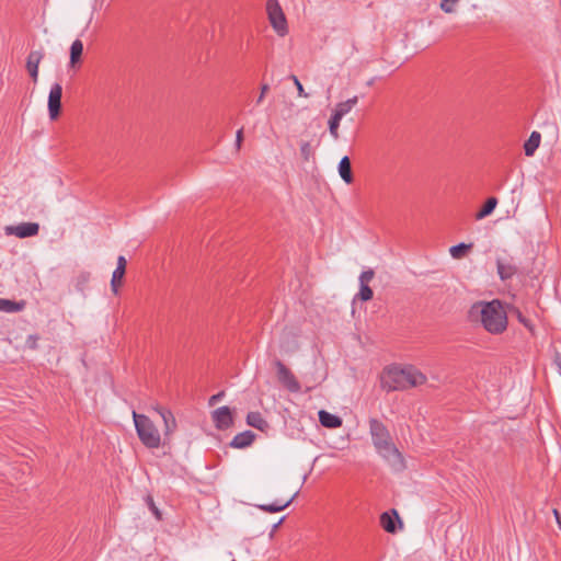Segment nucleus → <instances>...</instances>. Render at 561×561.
Instances as JSON below:
<instances>
[{"label": "nucleus", "mask_w": 561, "mask_h": 561, "mask_svg": "<svg viewBox=\"0 0 561 561\" xmlns=\"http://www.w3.org/2000/svg\"><path fill=\"white\" fill-rule=\"evenodd\" d=\"M152 410L161 416L164 425L163 435L165 439H169L178 427L176 420L172 411L159 404L153 405Z\"/></svg>", "instance_id": "nucleus-9"}, {"label": "nucleus", "mask_w": 561, "mask_h": 561, "mask_svg": "<svg viewBox=\"0 0 561 561\" xmlns=\"http://www.w3.org/2000/svg\"><path fill=\"white\" fill-rule=\"evenodd\" d=\"M297 494H298V491L295 492L293 494V496L290 499H288L287 501H275L272 504L257 505V507L265 513H277V512L284 511L286 507H288L291 504V502L296 499Z\"/></svg>", "instance_id": "nucleus-15"}, {"label": "nucleus", "mask_w": 561, "mask_h": 561, "mask_svg": "<svg viewBox=\"0 0 561 561\" xmlns=\"http://www.w3.org/2000/svg\"><path fill=\"white\" fill-rule=\"evenodd\" d=\"M497 274L502 280L511 278L515 274V267L511 264L497 261Z\"/></svg>", "instance_id": "nucleus-25"}, {"label": "nucleus", "mask_w": 561, "mask_h": 561, "mask_svg": "<svg viewBox=\"0 0 561 561\" xmlns=\"http://www.w3.org/2000/svg\"><path fill=\"white\" fill-rule=\"evenodd\" d=\"M472 245L471 244H466V243H459V244H456V245H453L450 249H449V253L450 255L454 257V259H461L466 255L467 251L471 248Z\"/></svg>", "instance_id": "nucleus-26"}, {"label": "nucleus", "mask_w": 561, "mask_h": 561, "mask_svg": "<svg viewBox=\"0 0 561 561\" xmlns=\"http://www.w3.org/2000/svg\"><path fill=\"white\" fill-rule=\"evenodd\" d=\"M254 437L255 435L251 431H244L232 438L230 446L233 448H245L253 443Z\"/></svg>", "instance_id": "nucleus-17"}, {"label": "nucleus", "mask_w": 561, "mask_h": 561, "mask_svg": "<svg viewBox=\"0 0 561 561\" xmlns=\"http://www.w3.org/2000/svg\"><path fill=\"white\" fill-rule=\"evenodd\" d=\"M369 431L376 449L392 442L387 427L376 419L369 421Z\"/></svg>", "instance_id": "nucleus-6"}, {"label": "nucleus", "mask_w": 561, "mask_h": 561, "mask_svg": "<svg viewBox=\"0 0 561 561\" xmlns=\"http://www.w3.org/2000/svg\"><path fill=\"white\" fill-rule=\"evenodd\" d=\"M376 450L389 465L392 471L400 472L405 469L404 458L392 442L387 445H382Z\"/></svg>", "instance_id": "nucleus-5"}, {"label": "nucleus", "mask_w": 561, "mask_h": 561, "mask_svg": "<svg viewBox=\"0 0 561 561\" xmlns=\"http://www.w3.org/2000/svg\"><path fill=\"white\" fill-rule=\"evenodd\" d=\"M247 423L260 431H263L265 427H267V422L263 419L262 414L260 412H249L247 415Z\"/></svg>", "instance_id": "nucleus-22"}, {"label": "nucleus", "mask_w": 561, "mask_h": 561, "mask_svg": "<svg viewBox=\"0 0 561 561\" xmlns=\"http://www.w3.org/2000/svg\"><path fill=\"white\" fill-rule=\"evenodd\" d=\"M458 1L459 0H442L439 7L445 13H451L455 11Z\"/></svg>", "instance_id": "nucleus-31"}, {"label": "nucleus", "mask_w": 561, "mask_h": 561, "mask_svg": "<svg viewBox=\"0 0 561 561\" xmlns=\"http://www.w3.org/2000/svg\"><path fill=\"white\" fill-rule=\"evenodd\" d=\"M124 275H125V271L121 270V267H116L114 270L113 275H112V280H111V288L114 294H117L118 287L122 283Z\"/></svg>", "instance_id": "nucleus-27"}, {"label": "nucleus", "mask_w": 561, "mask_h": 561, "mask_svg": "<svg viewBox=\"0 0 561 561\" xmlns=\"http://www.w3.org/2000/svg\"><path fill=\"white\" fill-rule=\"evenodd\" d=\"M38 230L39 225L37 222H22L16 226H8L5 228L7 234H13L21 239L36 236Z\"/></svg>", "instance_id": "nucleus-10"}, {"label": "nucleus", "mask_w": 561, "mask_h": 561, "mask_svg": "<svg viewBox=\"0 0 561 561\" xmlns=\"http://www.w3.org/2000/svg\"><path fill=\"white\" fill-rule=\"evenodd\" d=\"M224 396H225V393L222 391L211 396L209 399V405L216 404L218 401H220L224 398Z\"/></svg>", "instance_id": "nucleus-35"}, {"label": "nucleus", "mask_w": 561, "mask_h": 561, "mask_svg": "<svg viewBox=\"0 0 561 561\" xmlns=\"http://www.w3.org/2000/svg\"><path fill=\"white\" fill-rule=\"evenodd\" d=\"M556 364H557V366H558V368H559V371H560V374H561V357H557V358H556Z\"/></svg>", "instance_id": "nucleus-39"}, {"label": "nucleus", "mask_w": 561, "mask_h": 561, "mask_svg": "<svg viewBox=\"0 0 561 561\" xmlns=\"http://www.w3.org/2000/svg\"><path fill=\"white\" fill-rule=\"evenodd\" d=\"M496 205H497V199L495 197L488 198L485 204L483 205V207L476 214V218L478 220H480V219L488 217L489 215H491L493 213Z\"/></svg>", "instance_id": "nucleus-24"}, {"label": "nucleus", "mask_w": 561, "mask_h": 561, "mask_svg": "<svg viewBox=\"0 0 561 561\" xmlns=\"http://www.w3.org/2000/svg\"><path fill=\"white\" fill-rule=\"evenodd\" d=\"M318 414L320 424L327 428H336L342 425V420L335 414H332L325 410L319 411Z\"/></svg>", "instance_id": "nucleus-16"}, {"label": "nucleus", "mask_w": 561, "mask_h": 561, "mask_svg": "<svg viewBox=\"0 0 561 561\" xmlns=\"http://www.w3.org/2000/svg\"><path fill=\"white\" fill-rule=\"evenodd\" d=\"M397 522L401 525L400 517L396 510L385 512L380 516V525L387 533L394 534L397 531Z\"/></svg>", "instance_id": "nucleus-14"}, {"label": "nucleus", "mask_w": 561, "mask_h": 561, "mask_svg": "<svg viewBox=\"0 0 561 561\" xmlns=\"http://www.w3.org/2000/svg\"><path fill=\"white\" fill-rule=\"evenodd\" d=\"M242 140H243V129L241 128L237 131V135H236L237 149H240Z\"/></svg>", "instance_id": "nucleus-36"}, {"label": "nucleus", "mask_w": 561, "mask_h": 561, "mask_svg": "<svg viewBox=\"0 0 561 561\" xmlns=\"http://www.w3.org/2000/svg\"><path fill=\"white\" fill-rule=\"evenodd\" d=\"M342 118L335 116V115H331L330 119H329V130H330V134L331 136L334 138V139H337L339 138V126H340V122H341Z\"/></svg>", "instance_id": "nucleus-28"}, {"label": "nucleus", "mask_w": 561, "mask_h": 561, "mask_svg": "<svg viewBox=\"0 0 561 561\" xmlns=\"http://www.w3.org/2000/svg\"><path fill=\"white\" fill-rule=\"evenodd\" d=\"M146 502L150 508V511L154 514V516L160 519L161 518V513L160 511L158 510V507L156 506L154 502H153V499L151 496H147L146 499Z\"/></svg>", "instance_id": "nucleus-32"}, {"label": "nucleus", "mask_w": 561, "mask_h": 561, "mask_svg": "<svg viewBox=\"0 0 561 561\" xmlns=\"http://www.w3.org/2000/svg\"><path fill=\"white\" fill-rule=\"evenodd\" d=\"M211 419L215 427L220 431L229 428L233 423L232 414L228 407H220L213 411Z\"/></svg>", "instance_id": "nucleus-12"}, {"label": "nucleus", "mask_w": 561, "mask_h": 561, "mask_svg": "<svg viewBox=\"0 0 561 561\" xmlns=\"http://www.w3.org/2000/svg\"><path fill=\"white\" fill-rule=\"evenodd\" d=\"M339 174L345 183L351 184L353 182L351 161L347 156L343 157L339 163Z\"/></svg>", "instance_id": "nucleus-20"}, {"label": "nucleus", "mask_w": 561, "mask_h": 561, "mask_svg": "<svg viewBox=\"0 0 561 561\" xmlns=\"http://www.w3.org/2000/svg\"><path fill=\"white\" fill-rule=\"evenodd\" d=\"M541 135L538 131H533L524 144L525 154L531 157L540 145Z\"/></svg>", "instance_id": "nucleus-21"}, {"label": "nucleus", "mask_w": 561, "mask_h": 561, "mask_svg": "<svg viewBox=\"0 0 561 561\" xmlns=\"http://www.w3.org/2000/svg\"><path fill=\"white\" fill-rule=\"evenodd\" d=\"M83 53V44L80 39H76L72 42L70 46V65L73 67L81 59V55Z\"/></svg>", "instance_id": "nucleus-23"}, {"label": "nucleus", "mask_w": 561, "mask_h": 561, "mask_svg": "<svg viewBox=\"0 0 561 561\" xmlns=\"http://www.w3.org/2000/svg\"><path fill=\"white\" fill-rule=\"evenodd\" d=\"M26 302L24 300L14 301L5 298H0V311L8 313H15L24 310Z\"/></svg>", "instance_id": "nucleus-18"}, {"label": "nucleus", "mask_w": 561, "mask_h": 561, "mask_svg": "<svg viewBox=\"0 0 561 561\" xmlns=\"http://www.w3.org/2000/svg\"><path fill=\"white\" fill-rule=\"evenodd\" d=\"M137 435L147 448H158L161 445V435L154 423L145 414L133 412Z\"/></svg>", "instance_id": "nucleus-3"}, {"label": "nucleus", "mask_w": 561, "mask_h": 561, "mask_svg": "<svg viewBox=\"0 0 561 561\" xmlns=\"http://www.w3.org/2000/svg\"><path fill=\"white\" fill-rule=\"evenodd\" d=\"M425 381V375L413 366H390L383 370L381 377V386L387 391L405 390Z\"/></svg>", "instance_id": "nucleus-2"}, {"label": "nucleus", "mask_w": 561, "mask_h": 561, "mask_svg": "<svg viewBox=\"0 0 561 561\" xmlns=\"http://www.w3.org/2000/svg\"><path fill=\"white\" fill-rule=\"evenodd\" d=\"M300 154L305 161H309L313 158V149L309 141L300 142Z\"/></svg>", "instance_id": "nucleus-29"}, {"label": "nucleus", "mask_w": 561, "mask_h": 561, "mask_svg": "<svg viewBox=\"0 0 561 561\" xmlns=\"http://www.w3.org/2000/svg\"><path fill=\"white\" fill-rule=\"evenodd\" d=\"M471 319L479 321L485 331L491 334H501L507 328V313L503 304L492 301H478L470 308Z\"/></svg>", "instance_id": "nucleus-1"}, {"label": "nucleus", "mask_w": 561, "mask_h": 561, "mask_svg": "<svg viewBox=\"0 0 561 561\" xmlns=\"http://www.w3.org/2000/svg\"><path fill=\"white\" fill-rule=\"evenodd\" d=\"M268 89H270L268 84H262V87H261V93H260V95H259V98H257V100H256V104H260V103H262V102H263V100H264V98H265V94H266V92L268 91Z\"/></svg>", "instance_id": "nucleus-34"}, {"label": "nucleus", "mask_w": 561, "mask_h": 561, "mask_svg": "<svg viewBox=\"0 0 561 561\" xmlns=\"http://www.w3.org/2000/svg\"><path fill=\"white\" fill-rule=\"evenodd\" d=\"M375 276V272L373 270H367L360 273L359 275V290L356 295V298H358L362 301H368L373 298L374 293L373 289L369 287V283L373 280Z\"/></svg>", "instance_id": "nucleus-11"}, {"label": "nucleus", "mask_w": 561, "mask_h": 561, "mask_svg": "<svg viewBox=\"0 0 561 561\" xmlns=\"http://www.w3.org/2000/svg\"><path fill=\"white\" fill-rule=\"evenodd\" d=\"M43 58V50H32L27 56L26 69L34 82L38 79V67Z\"/></svg>", "instance_id": "nucleus-13"}, {"label": "nucleus", "mask_w": 561, "mask_h": 561, "mask_svg": "<svg viewBox=\"0 0 561 561\" xmlns=\"http://www.w3.org/2000/svg\"><path fill=\"white\" fill-rule=\"evenodd\" d=\"M294 82H295V85L297 87L299 96L308 98V93L305 92L302 84L296 77H294Z\"/></svg>", "instance_id": "nucleus-33"}, {"label": "nucleus", "mask_w": 561, "mask_h": 561, "mask_svg": "<svg viewBox=\"0 0 561 561\" xmlns=\"http://www.w3.org/2000/svg\"><path fill=\"white\" fill-rule=\"evenodd\" d=\"M62 87L56 82L51 85L48 94V114L51 121L56 119L61 108Z\"/></svg>", "instance_id": "nucleus-8"}, {"label": "nucleus", "mask_w": 561, "mask_h": 561, "mask_svg": "<svg viewBox=\"0 0 561 561\" xmlns=\"http://www.w3.org/2000/svg\"><path fill=\"white\" fill-rule=\"evenodd\" d=\"M284 518H280L279 522L275 525L277 527L280 523H283Z\"/></svg>", "instance_id": "nucleus-40"}, {"label": "nucleus", "mask_w": 561, "mask_h": 561, "mask_svg": "<svg viewBox=\"0 0 561 561\" xmlns=\"http://www.w3.org/2000/svg\"><path fill=\"white\" fill-rule=\"evenodd\" d=\"M266 14L271 26L278 36L284 37L288 34V24L285 13L278 0L266 1Z\"/></svg>", "instance_id": "nucleus-4"}, {"label": "nucleus", "mask_w": 561, "mask_h": 561, "mask_svg": "<svg viewBox=\"0 0 561 561\" xmlns=\"http://www.w3.org/2000/svg\"><path fill=\"white\" fill-rule=\"evenodd\" d=\"M279 382L290 392H299L301 387L294 374L280 362H275Z\"/></svg>", "instance_id": "nucleus-7"}, {"label": "nucleus", "mask_w": 561, "mask_h": 561, "mask_svg": "<svg viewBox=\"0 0 561 561\" xmlns=\"http://www.w3.org/2000/svg\"><path fill=\"white\" fill-rule=\"evenodd\" d=\"M358 102V98L357 96H353L344 102H340L339 104H336L334 111H333V115L340 117V118H343V116H345L346 114H348L352 108L357 104Z\"/></svg>", "instance_id": "nucleus-19"}, {"label": "nucleus", "mask_w": 561, "mask_h": 561, "mask_svg": "<svg viewBox=\"0 0 561 561\" xmlns=\"http://www.w3.org/2000/svg\"><path fill=\"white\" fill-rule=\"evenodd\" d=\"M89 280H90V273H88V272L80 273L77 277V283H76L77 289L80 291H83L84 287L89 283Z\"/></svg>", "instance_id": "nucleus-30"}, {"label": "nucleus", "mask_w": 561, "mask_h": 561, "mask_svg": "<svg viewBox=\"0 0 561 561\" xmlns=\"http://www.w3.org/2000/svg\"><path fill=\"white\" fill-rule=\"evenodd\" d=\"M553 515L556 517L557 523L561 527V516H560V513H559V511L557 508L553 510Z\"/></svg>", "instance_id": "nucleus-38"}, {"label": "nucleus", "mask_w": 561, "mask_h": 561, "mask_svg": "<svg viewBox=\"0 0 561 561\" xmlns=\"http://www.w3.org/2000/svg\"><path fill=\"white\" fill-rule=\"evenodd\" d=\"M126 264H127V262H126L125 256L119 255L118 259H117V266L116 267H121V270L126 271Z\"/></svg>", "instance_id": "nucleus-37"}]
</instances>
